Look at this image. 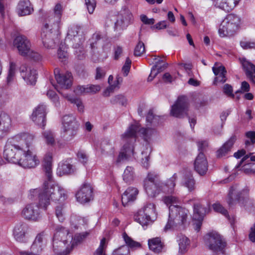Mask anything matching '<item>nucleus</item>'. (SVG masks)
<instances>
[{
    "label": "nucleus",
    "mask_w": 255,
    "mask_h": 255,
    "mask_svg": "<svg viewBox=\"0 0 255 255\" xmlns=\"http://www.w3.org/2000/svg\"><path fill=\"white\" fill-rule=\"evenodd\" d=\"M73 236L69 231L61 227L54 234L53 239V248L55 253L61 255H67L73 248Z\"/></svg>",
    "instance_id": "7ed1b4c3"
},
{
    "label": "nucleus",
    "mask_w": 255,
    "mask_h": 255,
    "mask_svg": "<svg viewBox=\"0 0 255 255\" xmlns=\"http://www.w3.org/2000/svg\"><path fill=\"white\" fill-rule=\"evenodd\" d=\"M213 208L216 212L221 213L229 219L227 210L225 209L220 204L214 203L213 205Z\"/></svg>",
    "instance_id": "603ef678"
},
{
    "label": "nucleus",
    "mask_w": 255,
    "mask_h": 255,
    "mask_svg": "<svg viewBox=\"0 0 255 255\" xmlns=\"http://www.w3.org/2000/svg\"><path fill=\"white\" fill-rule=\"evenodd\" d=\"M55 215L61 222H63L65 219V214L64 205L59 204L55 207Z\"/></svg>",
    "instance_id": "49530a36"
},
{
    "label": "nucleus",
    "mask_w": 255,
    "mask_h": 255,
    "mask_svg": "<svg viewBox=\"0 0 255 255\" xmlns=\"http://www.w3.org/2000/svg\"><path fill=\"white\" fill-rule=\"evenodd\" d=\"M32 10L29 0H20L17 6L19 15L24 16L29 14Z\"/></svg>",
    "instance_id": "2f4dec72"
},
{
    "label": "nucleus",
    "mask_w": 255,
    "mask_h": 255,
    "mask_svg": "<svg viewBox=\"0 0 255 255\" xmlns=\"http://www.w3.org/2000/svg\"><path fill=\"white\" fill-rule=\"evenodd\" d=\"M88 220L85 218L73 215L70 217L71 225L75 229H78L80 226H84L87 224Z\"/></svg>",
    "instance_id": "e433bc0d"
},
{
    "label": "nucleus",
    "mask_w": 255,
    "mask_h": 255,
    "mask_svg": "<svg viewBox=\"0 0 255 255\" xmlns=\"http://www.w3.org/2000/svg\"><path fill=\"white\" fill-rule=\"evenodd\" d=\"M188 108V103L186 97L180 96L172 106L170 114L176 118H182L187 115Z\"/></svg>",
    "instance_id": "9b49d317"
},
{
    "label": "nucleus",
    "mask_w": 255,
    "mask_h": 255,
    "mask_svg": "<svg viewBox=\"0 0 255 255\" xmlns=\"http://www.w3.org/2000/svg\"><path fill=\"white\" fill-rule=\"evenodd\" d=\"M123 236L127 246H122L115 250L112 255H130L129 248H135L140 247V243L133 241L126 233L123 234Z\"/></svg>",
    "instance_id": "ddd939ff"
},
{
    "label": "nucleus",
    "mask_w": 255,
    "mask_h": 255,
    "mask_svg": "<svg viewBox=\"0 0 255 255\" xmlns=\"http://www.w3.org/2000/svg\"><path fill=\"white\" fill-rule=\"evenodd\" d=\"M158 177V174L155 172H149L147 177L144 180V184H146L148 182H157L155 179Z\"/></svg>",
    "instance_id": "bf43d9fd"
},
{
    "label": "nucleus",
    "mask_w": 255,
    "mask_h": 255,
    "mask_svg": "<svg viewBox=\"0 0 255 255\" xmlns=\"http://www.w3.org/2000/svg\"><path fill=\"white\" fill-rule=\"evenodd\" d=\"M237 139L236 135H232L228 141L217 151V155L218 157H222L227 154L232 148Z\"/></svg>",
    "instance_id": "bb28decb"
},
{
    "label": "nucleus",
    "mask_w": 255,
    "mask_h": 255,
    "mask_svg": "<svg viewBox=\"0 0 255 255\" xmlns=\"http://www.w3.org/2000/svg\"><path fill=\"white\" fill-rule=\"evenodd\" d=\"M148 244L150 250L155 253H160L164 248V244L160 238L156 237L148 240Z\"/></svg>",
    "instance_id": "c85d7f7f"
},
{
    "label": "nucleus",
    "mask_w": 255,
    "mask_h": 255,
    "mask_svg": "<svg viewBox=\"0 0 255 255\" xmlns=\"http://www.w3.org/2000/svg\"><path fill=\"white\" fill-rule=\"evenodd\" d=\"M195 180L191 175H186L184 179V185L186 187L189 191L195 189Z\"/></svg>",
    "instance_id": "a18cd8bd"
},
{
    "label": "nucleus",
    "mask_w": 255,
    "mask_h": 255,
    "mask_svg": "<svg viewBox=\"0 0 255 255\" xmlns=\"http://www.w3.org/2000/svg\"><path fill=\"white\" fill-rule=\"evenodd\" d=\"M177 242L179 246L178 254L183 255L187 252L190 240L184 235H180L178 237Z\"/></svg>",
    "instance_id": "c756f323"
},
{
    "label": "nucleus",
    "mask_w": 255,
    "mask_h": 255,
    "mask_svg": "<svg viewBox=\"0 0 255 255\" xmlns=\"http://www.w3.org/2000/svg\"><path fill=\"white\" fill-rule=\"evenodd\" d=\"M140 19L141 21L145 24H153L155 22L154 18H148L147 16L144 14H141L140 16Z\"/></svg>",
    "instance_id": "0e129e2a"
},
{
    "label": "nucleus",
    "mask_w": 255,
    "mask_h": 255,
    "mask_svg": "<svg viewBox=\"0 0 255 255\" xmlns=\"http://www.w3.org/2000/svg\"><path fill=\"white\" fill-rule=\"evenodd\" d=\"M87 94H96L101 90V87L99 85H87L86 90Z\"/></svg>",
    "instance_id": "864d4df0"
},
{
    "label": "nucleus",
    "mask_w": 255,
    "mask_h": 255,
    "mask_svg": "<svg viewBox=\"0 0 255 255\" xmlns=\"http://www.w3.org/2000/svg\"><path fill=\"white\" fill-rule=\"evenodd\" d=\"M43 137L47 144L54 145L55 143V135L50 130H45L43 132Z\"/></svg>",
    "instance_id": "37998d69"
},
{
    "label": "nucleus",
    "mask_w": 255,
    "mask_h": 255,
    "mask_svg": "<svg viewBox=\"0 0 255 255\" xmlns=\"http://www.w3.org/2000/svg\"><path fill=\"white\" fill-rule=\"evenodd\" d=\"M143 213L152 220L156 217L155 206L153 204L148 203L145 205L142 210H140Z\"/></svg>",
    "instance_id": "58836bf2"
},
{
    "label": "nucleus",
    "mask_w": 255,
    "mask_h": 255,
    "mask_svg": "<svg viewBox=\"0 0 255 255\" xmlns=\"http://www.w3.org/2000/svg\"><path fill=\"white\" fill-rule=\"evenodd\" d=\"M223 91L225 94L228 96L234 97V95L233 94V88L232 87L228 84H225L223 87Z\"/></svg>",
    "instance_id": "e2e57ef3"
},
{
    "label": "nucleus",
    "mask_w": 255,
    "mask_h": 255,
    "mask_svg": "<svg viewBox=\"0 0 255 255\" xmlns=\"http://www.w3.org/2000/svg\"><path fill=\"white\" fill-rule=\"evenodd\" d=\"M88 233L87 232L83 233L82 234H76L75 235L74 237H73V239L72 241V244H73V247L77 245L78 244L80 243L81 242L85 239L87 236L88 235Z\"/></svg>",
    "instance_id": "8fccbe9b"
},
{
    "label": "nucleus",
    "mask_w": 255,
    "mask_h": 255,
    "mask_svg": "<svg viewBox=\"0 0 255 255\" xmlns=\"http://www.w3.org/2000/svg\"><path fill=\"white\" fill-rule=\"evenodd\" d=\"M241 45L244 49L255 48V42L242 41Z\"/></svg>",
    "instance_id": "338daca9"
},
{
    "label": "nucleus",
    "mask_w": 255,
    "mask_h": 255,
    "mask_svg": "<svg viewBox=\"0 0 255 255\" xmlns=\"http://www.w3.org/2000/svg\"><path fill=\"white\" fill-rule=\"evenodd\" d=\"M135 220L137 221L143 227L147 226L152 220L149 217L148 218L142 211L139 210L135 217Z\"/></svg>",
    "instance_id": "a19ab883"
},
{
    "label": "nucleus",
    "mask_w": 255,
    "mask_h": 255,
    "mask_svg": "<svg viewBox=\"0 0 255 255\" xmlns=\"http://www.w3.org/2000/svg\"><path fill=\"white\" fill-rule=\"evenodd\" d=\"M144 189L149 196L155 197L160 192H163V185L160 182H148L144 184Z\"/></svg>",
    "instance_id": "412c9836"
},
{
    "label": "nucleus",
    "mask_w": 255,
    "mask_h": 255,
    "mask_svg": "<svg viewBox=\"0 0 255 255\" xmlns=\"http://www.w3.org/2000/svg\"><path fill=\"white\" fill-rule=\"evenodd\" d=\"M79 124L72 115H65L63 118V137L67 141L72 139L77 134Z\"/></svg>",
    "instance_id": "0eeeda50"
},
{
    "label": "nucleus",
    "mask_w": 255,
    "mask_h": 255,
    "mask_svg": "<svg viewBox=\"0 0 255 255\" xmlns=\"http://www.w3.org/2000/svg\"><path fill=\"white\" fill-rule=\"evenodd\" d=\"M87 9L89 12L93 13L96 5L95 0H85Z\"/></svg>",
    "instance_id": "6e6d98bb"
},
{
    "label": "nucleus",
    "mask_w": 255,
    "mask_h": 255,
    "mask_svg": "<svg viewBox=\"0 0 255 255\" xmlns=\"http://www.w3.org/2000/svg\"><path fill=\"white\" fill-rule=\"evenodd\" d=\"M66 46L61 43L58 50V57L59 59H63L66 57V52L65 50Z\"/></svg>",
    "instance_id": "052dcab7"
},
{
    "label": "nucleus",
    "mask_w": 255,
    "mask_h": 255,
    "mask_svg": "<svg viewBox=\"0 0 255 255\" xmlns=\"http://www.w3.org/2000/svg\"><path fill=\"white\" fill-rule=\"evenodd\" d=\"M111 103L113 104H119L122 106H126L127 104V99L123 95H118L111 99Z\"/></svg>",
    "instance_id": "09e8293b"
},
{
    "label": "nucleus",
    "mask_w": 255,
    "mask_h": 255,
    "mask_svg": "<svg viewBox=\"0 0 255 255\" xmlns=\"http://www.w3.org/2000/svg\"><path fill=\"white\" fill-rule=\"evenodd\" d=\"M240 0H214L216 6L226 11L232 10L238 3Z\"/></svg>",
    "instance_id": "b1692460"
},
{
    "label": "nucleus",
    "mask_w": 255,
    "mask_h": 255,
    "mask_svg": "<svg viewBox=\"0 0 255 255\" xmlns=\"http://www.w3.org/2000/svg\"><path fill=\"white\" fill-rule=\"evenodd\" d=\"M47 95L55 103L56 106L58 107L60 105L59 97L54 91L52 90L48 91L47 92Z\"/></svg>",
    "instance_id": "5fc2aeb1"
},
{
    "label": "nucleus",
    "mask_w": 255,
    "mask_h": 255,
    "mask_svg": "<svg viewBox=\"0 0 255 255\" xmlns=\"http://www.w3.org/2000/svg\"><path fill=\"white\" fill-rule=\"evenodd\" d=\"M27 230L28 226L25 223L17 224L13 230V235L16 240L20 242H23Z\"/></svg>",
    "instance_id": "393cba45"
},
{
    "label": "nucleus",
    "mask_w": 255,
    "mask_h": 255,
    "mask_svg": "<svg viewBox=\"0 0 255 255\" xmlns=\"http://www.w3.org/2000/svg\"><path fill=\"white\" fill-rule=\"evenodd\" d=\"M37 75L36 70L29 69L28 73L26 74V77L23 79L27 84L34 85L36 81Z\"/></svg>",
    "instance_id": "ea45409f"
},
{
    "label": "nucleus",
    "mask_w": 255,
    "mask_h": 255,
    "mask_svg": "<svg viewBox=\"0 0 255 255\" xmlns=\"http://www.w3.org/2000/svg\"><path fill=\"white\" fill-rule=\"evenodd\" d=\"M206 210L200 204H195L194 205V213L193 219H203Z\"/></svg>",
    "instance_id": "4c0bfd02"
},
{
    "label": "nucleus",
    "mask_w": 255,
    "mask_h": 255,
    "mask_svg": "<svg viewBox=\"0 0 255 255\" xmlns=\"http://www.w3.org/2000/svg\"><path fill=\"white\" fill-rule=\"evenodd\" d=\"M242 66L247 77L249 79L252 84L255 85V65L244 60L242 62Z\"/></svg>",
    "instance_id": "cd10ccee"
},
{
    "label": "nucleus",
    "mask_w": 255,
    "mask_h": 255,
    "mask_svg": "<svg viewBox=\"0 0 255 255\" xmlns=\"http://www.w3.org/2000/svg\"><path fill=\"white\" fill-rule=\"evenodd\" d=\"M63 11V6L60 3H57L54 8V12L55 16H56L57 18V22L56 24H54V26L57 27L56 29H55L53 27H52V25H50V27L51 28H50L49 24L48 23H46L44 25V27L46 29H49V30L50 31H59V19L60 18L61 15H62V12Z\"/></svg>",
    "instance_id": "7c9ffc66"
},
{
    "label": "nucleus",
    "mask_w": 255,
    "mask_h": 255,
    "mask_svg": "<svg viewBox=\"0 0 255 255\" xmlns=\"http://www.w3.org/2000/svg\"><path fill=\"white\" fill-rule=\"evenodd\" d=\"M34 136L28 133H21L9 139L5 146L3 157L8 162L25 168H34L39 164L36 155L29 149Z\"/></svg>",
    "instance_id": "f257e3e1"
},
{
    "label": "nucleus",
    "mask_w": 255,
    "mask_h": 255,
    "mask_svg": "<svg viewBox=\"0 0 255 255\" xmlns=\"http://www.w3.org/2000/svg\"><path fill=\"white\" fill-rule=\"evenodd\" d=\"M249 192V189L247 187L243 188L238 184H235L230 188L227 202L230 206L235 205L238 203H243L248 198Z\"/></svg>",
    "instance_id": "423d86ee"
},
{
    "label": "nucleus",
    "mask_w": 255,
    "mask_h": 255,
    "mask_svg": "<svg viewBox=\"0 0 255 255\" xmlns=\"http://www.w3.org/2000/svg\"><path fill=\"white\" fill-rule=\"evenodd\" d=\"M25 57H28L35 61H39L42 59V55L38 52L32 50L31 48L28 54Z\"/></svg>",
    "instance_id": "3c124183"
},
{
    "label": "nucleus",
    "mask_w": 255,
    "mask_h": 255,
    "mask_svg": "<svg viewBox=\"0 0 255 255\" xmlns=\"http://www.w3.org/2000/svg\"><path fill=\"white\" fill-rule=\"evenodd\" d=\"M73 171L72 165L66 161L59 164L57 173L59 175L70 174L73 173Z\"/></svg>",
    "instance_id": "c9c22d12"
},
{
    "label": "nucleus",
    "mask_w": 255,
    "mask_h": 255,
    "mask_svg": "<svg viewBox=\"0 0 255 255\" xmlns=\"http://www.w3.org/2000/svg\"><path fill=\"white\" fill-rule=\"evenodd\" d=\"M132 18V14L126 6H123L117 16V19L114 23L115 30L121 31L125 30L129 24Z\"/></svg>",
    "instance_id": "1a4fd4ad"
},
{
    "label": "nucleus",
    "mask_w": 255,
    "mask_h": 255,
    "mask_svg": "<svg viewBox=\"0 0 255 255\" xmlns=\"http://www.w3.org/2000/svg\"><path fill=\"white\" fill-rule=\"evenodd\" d=\"M240 23V17L235 14H229L221 23L218 32H233L237 30Z\"/></svg>",
    "instance_id": "9d476101"
},
{
    "label": "nucleus",
    "mask_w": 255,
    "mask_h": 255,
    "mask_svg": "<svg viewBox=\"0 0 255 255\" xmlns=\"http://www.w3.org/2000/svg\"><path fill=\"white\" fill-rule=\"evenodd\" d=\"M135 178V173L133 167L127 166L124 170L123 179L128 184H131L133 182Z\"/></svg>",
    "instance_id": "f704fd0d"
},
{
    "label": "nucleus",
    "mask_w": 255,
    "mask_h": 255,
    "mask_svg": "<svg viewBox=\"0 0 255 255\" xmlns=\"http://www.w3.org/2000/svg\"><path fill=\"white\" fill-rule=\"evenodd\" d=\"M46 108L43 105L38 106L31 115L32 120L38 125L44 128L46 125Z\"/></svg>",
    "instance_id": "f3484780"
},
{
    "label": "nucleus",
    "mask_w": 255,
    "mask_h": 255,
    "mask_svg": "<svg viewBox=\"0 0 255 255\" xmlns=\"http://www.w3.org/2000/svg\"><path fill=\"white\" fill-rule=\"evenodd\" d=\"M55 77L61 89H68L72 84V76L70 72L60 73L59 69L54 70Z\"/></svg>",
    "instance_id": "2eb2a0df"
},
{
    "label": "nucleus",
    "mask_w": 255,
    "mask_h": 255,
    "mask_svg": "<svg viewBox=\"0 0 255 255\" xmlns=\"http://www.w3.org/2000/svg\"><path fill=\"white\" fill-rule=\"evenodd\" d=\"M77 200L81 203H86L93 199V188L89 183L85 182L76 194Z\"/></svg>",
    "instance_id": "4468645a"
},
{
    "label": "nucleus",
    "mask_w": 255,
    "mask_h": 255,
    "mask_svg": "<svg viewBox=\"0 0 255 255\" xmlns=\"http://www.w3.org/2000/svg\"><path fill=\"white\" fill-rule=\"evenodd\" d=\"M194 165L195 170L200 175H203L206 173L208 163L203 153L199 152L195 160Z\"/></svg>",
    "instance_id": "a211bd4d"
},
{
    "label": "nucleus",
    "mask_w": 255,
    "mask_h": 255,
    "mask_svg": "<svg viewBox=\"0 0 255 255\" xmlns=\"http://www.w3.org/2000/svg\"><path fill=\"white\" fill-rule=\"evenodd\" d=\"M102 150L109 154H112L114 152L113 144L110 139H105L101 142Z\"/></svg>",
    "instance_id": "79ce46f5"
},
{
    "label": "nucleus",
    "mask_w": 255,
    "mask_h": 255,
    "mask_svg": "<svg viewBox=\"0 0 255 255\" xmlns=\"http://www.w3.org/2000/svg\"><path fill=\"white\" fill-rule=\"evenodd\" d=\"M127 142V141H126ZM128 145L125 144L123 147V151L120 152L119 155L116 160V164H119L124 160L128 159L130 157L133 155V146L132 143L129 141Z\"/></svg>",
    "instance_id": "4be33fe9"
},
{
    "label": "nucleus",
    "mask_w": 255,
    "mask_h": 255,
    "mask_svg": "<svg viewBox=\"0 0 255 255\" xmlns=\"http://www.w3.org/2000/svg\"><path fill=\"white\" fill-rule=\"evenodd\" d=\"M138 193V191L136 188L132 187L128 188L122 197L123 205L125 206L129 202L134 201Z\"/></svg>",
    "instance_id": "a878e982"
},
{
    "label": "nucleus",
    "mask_w": 255,
    "mask_h": 255,
    "mask_svg": "<svg viewBox=\"0 0 255 255\" xmlns=\"http://www.w3.org/2000/svg\"><path fill=\"white\" fill-rule=\"evenodd\" d=\"M141 34L139 35L138 42L135 47L134 55L136 56H141L145 52L144 44L141 40Z\"/></svg>",
    "instance_id": "c03bdc74"
},
{
    "label": "nucleus",
    "mask_w": 255,
    "mask_h": 255,
    "mask_svg": "<svg viewBox=\"0 0 255 255\" xmlns=\"http://www.w3.org/2000/svg\"><path fill=\"white\" fill-rule=\"evenodd\" d=\"M52 155L47 153L45 155L43 167L45 173L46 180L41 189H34L31 191V195L38 196L39 206L44 209L50 205V201H64L67 198L65 190L56 185L52 179Z\"/></svg>",
    "instance_id": "f03ea898"
},
{
    "label": "nucleus",
    "mask_w": 255,
    "mask_h": 255,
    "mask_svg": "<svg viewBox=\"0 0 255 255\" xmlns=\"http://www.w3.org/2000/svg\"><path fill=\"white\" fill-rule=\"evenodd\" d=\"M177 179V175L174 173L173 176L168 179L166 183H161L163 185V192L172 193L175 186V182Z\"/></svg>",
    "instance_id": "72a5a7b5"
},
{
    "label": "nucleus",
    "mask_w": 255,
    "mask_h": 255,
    "mask_svg": "<svg viewBox=\"0 0 255 255\" xmlns=\"http://www.w3.org/2000/svg\"><path fill=\"white\" fill-rule=\"evenodd\" d=\"M16 72V64L13 62H10V66L8 75L6 78L7 84H10L14 79Z\"/></svg>",
    "instance_id": "de8ad7c7"
},
{
    "label": "nucleus",
    "mask_w": 255,
    "mask_h": 255,
    "mask_svg": "<svg viewBox=\"0 0 255 255\" xmlns=\"http://www.w3.org/2000/svg\"><path fill=\"white\" fill-rule=\"evenodd\" d=\"M138 132L143 136L144 139L147 141L151 136L156 133V130L151 128H140L138 124L131 125L127 131L122 135V138L124 141H129L133 143L135 141L136 133Z\"/></svg>",
    "instance_id": "39448f33"
},
{
    "label": "nucleus",
    "mask_w": 255,
    "mask_h": 255,
    "mask_svg": "<svg viewBox=\"0 0 255 255\" xmlns=\"http://www.w3.org/2000/svg\"><path fill=\"white\" fill-rule=\"evenodd\" d=\"M163 201L167 205L174 206L173 204L178 202V199L175 196H168L163 198Z\"/></svg>",
    "instance_id": "4d7b16f0"
},
{
    "label": "nucleus",
    "mask_w": 255,
    "mask_h": 255,
    "mask_svg": "<svg viewBox=\"0 0 255 255\" xmlns=\"http://www.w3.org/2000/svg\"><path fill=\"white\" fill-rule=\"evenodd\" d=\"M169 210V219L164 230L184 229L187 221L188 210L178 206H170Z\"/></svg>",
    "instance_id": "20e7f679"
},
{
    "label": "nucleus",
    "mask_w": 255,
    "mask_h": 255,
    "mask_svg": "<svg viewBox=\"0 0 255 255\" xmlns=\"http://www.w3.org/2000/svg\"><path fill=\"white\" fill-rule=\"evenodd\" d=\"M204 240L205 245L214 252H222L226 245L224 239L216 232L207 234Z\"/></svg>",
    "instance_id": "6e6552de"
},
{
    "label": "nucleus",
    "mask_w": 255,
    "mask_h": 255,
    "mask_svg": "<svg viewBox=\"0 0 255 255\" xmlns=\"http://www.w3.org/2000/svg\"><path fill=\"white\" fill-rule=\"evenodd\" d=\"M54 86L55 87V88L57 90V91L60 94H61L64 98L66 99L68 101L70 102L71 103H73V104H75L76 105V106L77 107V109H78V111L79 112L83 113L84 109V105H83V103H82V101H81L80 99H77V98H72L68 94H65V93H63L62 92H61L58 89L57 86H55V85H54Z\"/></svg>",
    "instance_id": "473e14b6"
},
{
    "label": "nucleus",
    "mask_w": 255,
    "mask_h": 255,
    "mask_svg": "<svg viewBox=\"0 0 255 255\" xmlns=\"http://www.w3.org/2000/svg\"><path fill=\"white\" fill-rule=\"evenodd\" d=\"M168 26V22L167 21L163 20L156 23L154 25L153 27L157 30H162Z\"/></svg>",
    "instance_id": "69168bd1"
},
{
    "label": "nucleus",
    "mask_w": 255,
    "mask_h": 255,
    "mask_svg": "<svg viewBox=\"0 0 255 255\" xmlns=\"http://www.w3.org/2000/svg\"><path fill=\"white\" fill-rule=\"evenodd\" d=\"M13 45L17 48L19 54L23 57L28 54L31 47L30 40L23 35H18L14 38Z\"/></svg>",
    "instance_id": "f8f14e48"
},
{
    "label": "nucleus",
    "mask_w": 255,
    "mask_h": 255,
    "mask_svg": "<svg viewBox=\"0 0 255 255\" xmlns=\"http://www.w3.org/2000/svg\"><path fill=\"white\" fill-rule=\"evenodd\" d=\"M21 216L28 220L37 221L40 218L39 207L34 203L27 204L22 209Z\"/></svg>",
    "instance_id": "dca6fc26"
},
{
    "label": "nucleus",
    "mask_w": 255,
    "mask_h": 255,
    "mask_svg": "<svg viewBox=\"0 0 255 255\" xmlns=\"http://www.w3.org/2000/svg\"><path fill=\"white\" fill-rule=\"evenodd\" d=\"M131 63V61L130 59L128 57L127 58L125 63L122 68V72L124 76H128L130 70Z\"/></svg>",
    "instance_id": "13d9d810"
},
{
    "label": "nucleus",
    "mask_w": 255,
    "mask_h": 255,
    "mask_svg": "<svg viewBox=\"0 0 255 255\" xmlns=\"http://www.w3.org/2000/svg\"><path fill=\"white\" fill-rule=\"evenodd\" d=\"M60 34L56 33H46L42 35V42L47 49H54L59 42Z\"/></svg>",
    "instance_id": "aec40b11"
},
{
    "label": "nucleus",
    "mask_w": 255,
    "mask_h": 255,
    "mask_svg": "<svg viewBox=\"0 0 255 255\" xmlns=\"http://www.w3.org/2000/svg\"><path fill=\"white\" fill-rule=\"evenodd\" d=\"M11 127V117L7 113L1 112L0 113V137L8 133Z\"/></svg>",
    "instance_id": "6ab92c4d"
},
{
    "label": "nucleus",
    "mask_w": 255,
    "mask_h": 255,
    "mask_svg": "<svg viewBox=\"0 0 255 255\" xmlns=\"http://www.w3.org/2000/svg\"><path fill=\"white\" fill-rule=\"evenodd\" d=\"M216 64L213 67V71L216 76L214 81V84L217 85L218 83H224L226 80V74L227 71L223 66H216Z\"/></svg>",
    "instance_id": "5701e85b"
},
{
    "label": "nucleus",
    "mask_w": 255,
    "mask_h": 255,
    "mask_svg": "<svg viewBox=\"0 0 255 255\" xmlns=\"http://www.w3.org/2000/svg\"><path fill=\"white\" fill-rule=\"evenodd\" d=\"M249 238L252 242L255 243V223L250 228Z\"/></svg>",
    "instance_id": "774afa93"
},
{
    "label": "nucleus",
    "mask_w": 255,
    "mask_h": 255,
    "mask_svg": "<svg viewBox=\"0 0 255 255\" xmlns=\"http://www.w3.org/2000/svg\"><path fill=\"white\" fill-rule=\"evenodd\" d=\"M9 99L8 95L4 92H0V104L2 107Z\"/></svg>",
    "instance_id": "680f3d73"
}]
</instances>
